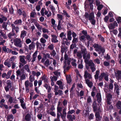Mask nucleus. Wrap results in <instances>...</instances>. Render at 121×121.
I'll list each match as a JSON object with an SVG mask.
<instances>
[{
    "mask_svg": "<svg viewBox=\"0 0 121 121\" xmlns=\"http://www.w3.org/2000/svg\"><path fill=\"white\" fill-rule=\"evenodd\" d=\"M84 16L85 19L87 20L88 19L92 25H95L96 21L95 19L94 13L93 12L91 13L90 14L87 12H86Z\"/></svg>",
    "mask_w": 121,
    "mask_h": 121,
    "instance_id": "f257e3e1",
    "label": "nucleus"
},
{
    "mask_svg": "<svg viewBox=\"0 0 121 121\" xmlns=\"http://www.w3.org/2000/svg\"><path fill=\"white\" fill-rule=\"evenodd\" d=\"M92 106L93 108V111L95 112V114L98 113L100 114L102 112L101 109L99 107L98 108V106L95 101L93 102Z\"/></svg>",
    "mask_w": 121,
    "mask_h": 121,
    "instance_id": "f03ea898",
    "label": "nucleus"
},
{
    "mask_svg": "<svg viewBox=\"0 0 121 121\" xmlns=\"http://www.w3.org/2000/svg\"><path fill=\"white\" fill-rule=\"evenodd\" d=\"M81 53L82 54L83 59L85 60L87 58V56H89L90 57V53H87V51L86 48L85 47H82L81 48Z\"/></svg>",
    "mask_w": 121,
    "mask_h": 121,
    "instance_id": "7ed1b4c3",
    "label": "nucleus"
},
{
    "mask_svg": "<svg viewBox=\"0 0 121 121\" xmlns=\"http://www.w3.org/2000/svg\"><path fill=\"white\" fill-rule=\"evenodd\" d=\"M13 41L14 44L16 47L21 48L22 46V43L20 39L16 38Z\"/></svg>",
    "mask_w": 121,
    "mask_h": 121,
    "instance_id": "20e7f679",
    "label": "nucleus"
},
{
    "mask_svg": "<svg viewBox=\"0 0 121 121\" xmlns=\"http://www.w3.org/2000/svg\"><path fill=\"white\" fill-rule=\"evenodd\" d=\"M41 42L42 43V44L38 43V48L40 49L41 50L45 46L44 44L46 41V40L43 38H42L40 39Z\"/></svg>",
    "mask_w": 121,
    "mask_h": 121,
    "instance_id": "39448f33",
    "label": "nucleus"
},
{
    "mask_svg": "<svg viewBox=\"0 0 121 121\" xmlns=\"http://www.w3.org/2000/svg\"><path fill=\"white\" fill-rule=\"evenodd\" d=\"M87 58L84 60V61L85 63L88 64L89 66H90V67L93 66H95L92 60L89 61V60L90 58L89 56H87Z\"/></svg>",
    "mask_w": 121,
    "mask_h": 121,
    "instance_id": "423d86ee",
    "label": "nucleus"
},
{
    "mask_svg": "<svg viewBox=\"0 0 121 121\" xmlns=\"http://www.w3.org/2000/svg\"><path fill=\"white\" fill-rule=\"evenodd\" d=\"M107 98V103L108 105H110L112 103L111 100L112 98V95L110 93H108L106 96Z\"/></svg>",
    "mask_w": 121,
    "mask_h": 121,
    "instance_id": "0eeeda50",
    "label": "nucleus"
},
{
    "mask_svg": "<svg viewBox=\"0 0 121 121\" xmlns=\"http://www.w3.org/2000/svg\"><path fill=\"white\" fill-rule=\"evenodd\" d=\"M115 75L118 81H121V70H117L114 72Z\"/></svg>",
    "mask_w": 121,
    "mask_h": 121,
    "instance_id": "6e6552de",
    "label": "nucleus"
},
{
    "mask_svg": "<svg viewBox=\"0 0 121 121\" xmlns=\"http://www.w3.org/2000/svg\"><path fill=\"white\" fill-rule=\"evenodd\" d=\"M11 82L9 80H7L6 82V85L4 87L5 90L6 92L8 91L10 88H11L12 86Z\"/></svg>",
    "mask_w": 121,
    "mask_h": 121,
    "instance_id": "1a4fd4ad",
    "label": "nucleus"
},
{
    "mask_svg": "<svg viewBox=\"0 0 121 121\" xmlns=\"http://www.w3.org/2000/svg\"><path fill=\"white\" fill-rule=\"evenodd\" d=\"M117 26L118 24L117 22L115 21L113 23H110L108 27L110 30H113L115 28V26Z\"/></svg>",
    "mask_w": 121,
    "mask_h": 121,
    "instance_id": "9d476101",
    "label": "nucleus"
},
{
    "mask_svg": "<svg viewBox=\"0 0 121 121\" xmlns=\"http://www.w3.org/2000/svg\"><path fill=\"white\" fill-rule=\"evenodd\" d=\"M114 91H116V93L117 95H119L120 93L119 91L120 90L119 88L120 87H119V86L117 85V83L116 82L115 83V84H114Z\"/></svg>",
    "mask_w": 121,
    "mask_h": 121,
    "instance_id": "9b49d317",
    "label": "nucleus"
},
{
    "mask_svg": "<svg viewBox=\"0 0 121 121\" xmlns=\"http://www.w3.org/2000/svg\"><path fill=\"white\" fill-rule=\"evenodd\" d=\"M67 117L69 121H73V120H75L76 119V117L74 115H67Z\"/></svg>",
    "mask_w": 121,
    "mask_h": 121,
    "instance_id": "f8f14e48",
    "label": "nucleus"
},
{
    "mask_svg": "<svg viewBox=\"0 0 121 121\" xmlns=\"http://www.w3.org/2000/svg\"><path fill=\"white\" fill-rule=\"evenodd\" d=\"M11 26L12 30L13 31H14V30H15L16 33L19 32V28L18 26H15L14 24H12L11 25Z\"/></svg>",
    "mask_w": 121,
    "mask_h": 121,
    "instance_id": "ddd939ff",
    "label": "nucleus"
},
{
    "mask_svg": "<svg viewBox=\"0 0 121 121\" xmlns=\"http://www.w3.org/2000/svg\"><path fill=\"white\" fill-rule=\"evenodd\" d=\"M84 77L85 79H86L87 78H88L89 79H91L92 78L91 74L88 73L86 70L85 71Z\"/></svg>",
    "mask_w": 121,
    "mask_h": 121,
    "instance_id": "4468645a",
    "label": "nucleus"
},
{
    "mask_svg": "<svg viewBox=\"0 0 121 121\" xmlns=\"http://www.w3.org/2000/svg\"><path fill=\"white\" fill-rule=\"evenodd\" d=\"M95 120L94 121H101L102 117L100 116V114L98 113L95 114Z\"/></svg>",
    "mask_w": 121,
    "mask_h": 121,
    "instance_id": "2eb2a0df",
    "label": "nucleus"
},
{
    "mask_svg": "<svg viewBox=\"0 0 121 121\" xmlns=\"http://www.w3.org/2000/svg\"><path fill=\"white\" fill-rule=\"evenodd\" d=\"M25 87H28L29 86L30 87H31L33 85L32 83L30 82L28 80H27L25 82Z\"/></svg>",
    "mask_w": 121,
    "mask_h": 121,
    "instance_id": "dca6fc26",
    "label": "nucleus"
},
{
    "mask_svg": "<svg viewBox=\"0 0 121 121\" xmlns=\"http://www.w3.org/2000/svg\"><path fill=\"white\" fill-rule=\"evenodd\" d=\"M19 57L20 58V61L22 63L24 64H26L27 63V61L25 59V56H20Z\"/></svg>",
    "mask_w": 121,
    "mask_h": 121,
    "instance_id": "f3484780",
    "label": "nucleus"
},
{
    "mask_svg": "<svg viewBox=\"0 0 121 121\" xmlns=\"http://www.w3.org/2000/svg\"><path fill=\"white\" fill-rule=\"evenodd\" d=\"M85 81L86 83L87 84L89 87L90 88L92 87L93 84L92 82L90 81V80L88 79H86Z\"/></svg>",
    "mask_w": 121,
    "mask_h": 121,
    "instance_id": "a211bd4d",
    "label": "nucleus"
},
{
    "mask_svg": "<svg viewBox=\"0 0 121 121\" xmlns=\"http://www.w3.org/2000/svg\"><path fill=\"white\" fill-rule=\"evenodd\" d=\"M62 110V108L61 107H57V116L60 117L61 114V112Z\"/></svg>",
    "mask_w": 121,
    "mask_h": 121,
    "instance_id": "6ab92c4d",
    "label": "nucleus"
},
{
    "mask_svg": "<svg viewBox=\"0 0 121 121\" xmlns=\"http://www.w3.org/2000/svg\"><path fill=\"white\" fill-rule=\"evenodd\" d=\"M27 32L24 30H22L21 32L20 38L23 39L26 35Z\"/></svg>",
    "mask_w": 121,
    "mask_h": 121,
    "instance_id": "aec40b11",
    "label": "nucleus"
},
{
    "mask_svg": "<svg viewBox=\"0 0 121 121\" xmlns=\"http://www.w3.org/2000/svg\"><path fill=\"white\" fill-rule=\"evenodd\" d=\"M32 118L31 115L30 114L28 113L25 116V120L27 121H31Z\"/></svg>",
    "mask_w": 121,
    "mask_h": 121,
    "instance_id": "412c9836",
    "label": "nucleus"
},
{
    "mask_svg": "<svg viewBox=\"0 0 121 121\" xmlns=\"http://www.w3.org/2000/svg\"><path fill=\"white\" fill-rule=\"evenodd\" d=\"M23 73V72L22 69H18L16 71L17 76H20Z\"/></svg>",
    "mask_w": 121,
    "mask_h": 121,
    "instance_id": "4be33fe9",
    "label": "nucleus"
},
{
    "mask_svg": "<svg viewBox=\"0 0 121 121\" xmlns=\"http://www.w3.org/2000/svg\"><path fill=\"white\" fill-rule=\"evenodd\" d=\"M100 73V70H96L95 72V74L94 75V78L96 80H98L99 77V75Z\"/></svg>",
    "mask_w": 121,
    "mask_h": 121,
    "instance_id": "5701e85b",
    "label": "nucleus"
},
{
    "mask_svg": "<svg viewBox=\"0 0 121 121\" xmlns=\"http://www.w3.org/2000/svg\"><path fill=\"white\" fill-rule=\"evenodd\" d=\"M105 75V73L104 72H102L101 73L100 75H99V82L101 81L103 78V77Z\"/></svg>",
    "mask_w": 121,
    "mask_h": 121,
    "instance_id": "b1692460",
    "label": "nucleus"
},
{
    "mask_svg": "<svg viewBox=\"0 0 121 121\" xmlns=\"http://www.w3.org/2000/svg\"><path fill=\"white\" fill-rule=\"evenodd\" d=\"M37 52L36 51L33 55V58L32 60H31V62L32 63L33 62L35 61L36 60V58L37 57Z\"/></svg>",
    "mask_w": 121,
    "mask_h": 121,
    "instance_id": "393cba45",
    "label": "nucleus"
},
{
    "mask_svg": "<svg viewBox=\"0 0 121 121\" xmlns=\"http://www.w3.org/2000/svg\"><path fill=\"white\" fill-rule=\"evenodd\" d=\"M117 108V109H121V101H118L116 103V105Z\"/></svg>",
    "mask_w": 121,
    "mask_h": 121,
    "instance_id": "a878e982",
    "label": "nucleus"
},
{
    "mask_svg": "<svg viewBox=\"0 0 121 121\" xmlns=\"http://www.w3.org/2000/svg\"><path fill=\"white\" fill-rule=\"evenodd\" d=\"M99 51H100L103 54L105 52V49L104 48L102 47V46L101 45L97 50L99 52Z\"/></svg>",
    "mask_w": 121,
    "mask_h": 121,
    "instance_id": "bb28decb",
    "label": "nucleus"
},
{
    "mask_svg": "<svg viewBox=\"0 0 121 121\" xmlns=\"http://www.w3.org/2000/svg\"><path fill=\"white\" fill-rule=\"evenodd\" d=\"M22 23V20L21 19L16 20L13 22L14 24L20 25Z\"/></svg>",
    "mask_w": 121,
    "mask_h": 121,
    "instance_id": "cd10ccee",
    "label": "nucleus"
},
{
    "mask_svg": "<svg viewBox=\"0 0 121 121\" xmlns=\"http://www.w3.org/2000/svg\"><path fill=\"white\" fill-rule=\"evenodd\" d=\"M15 34L14 32V31H13L12 30V31L11 32L9 33L8 35V37L10 39H11L12 38V37L15 36Z\"/></svg>",
    "mask_w": 121,
    "mask_h": 121,
    "instance_id": "c85d7f7f",
    "label": "nucleus"
},
{
    "mask_svg": "<svg viewBox=\"0 0 121 121\" xmlns=\"http://www.w3.org/2000/svg\"><path fill=\"white\" fill-rule=\"evenodd\" d=\"M35 43L32 42L29 46V48L30 50L33 49L35 47Z\"/></svg>",
    "mask_w": 121,
    "mask_h": 121,
    "instance_id": "c756f323",
    "label": "nucleus"
},
{
    "mask_svg": "<svg viewBox=\"0 0 121 121\" xmlns=\"http://www.w3.org/2000/svg\"><path fill=\"white\" fill-rule=\"evenodd\" d=\"M2 48L3 51L4 52L7 53H10V49H9L8 48H7L6 46H3Z\"/></svg>",
    "mask_w": 121,
    "mask_h": 121,
    "instance_id": "7c9ffc66",
    "label": "nucleus"
},
{
    "mask_svg": "<svg viewBox=\"0 0 121 121\" xmlns=\"http://www.w3.org/2000/svg\"><path fill=\"white\" fill-rule=\"evenodd\" d=\"M66 78L67 83H69L71 82V78L70 75L66 76Z\"/></svg>",
    "mask_w": 121,
    "mask_h": 121,
    "instance_id": "2f4dec72",
    "label": "nucleus"
},
{
    "mask_svg": "<svg viewBox=\"0 0 121 121\" xmlns=\"http://www.w3.org/2000/svg\"><path fill=\"white\" fill-rule=\"evenodd\" d=\"M63 40H65L66 41H64L65 43H62V45H63L64 46H65V44L67 45H69L70 44V43L67 41V39L66 38H63Z\"/></svg>",
    "mask_w": 121,
    "mask_h": 121,
    "instance_id": "473e14b6",
    "label": "nucleus"
},
{
    "mask_svg": "<svg viewBox=\"0 0 121 121\" xmlns=\"http://www.w3.org/2000/svg\"><path fill=\"white\" fill-rule=\"evenodd\" d=\"M89 2V5L90 7V8L91 9H93V5L92 4L94 2L93 0H87Z\"/></svg>",
    "mask_w": 121,
    "mask_h": 121,
    "instance_id": "72a5a7b5",
    "label": "nucleus"
},
{
    "mask_svg": "<svg viewBox=\"0 0 121 121\" xmlns=\"http://www.w3.org/2000/svg\"><path fill=\"white\" fill-rule=\"evenodd\" d=\"M55 88L54 89V92H55V95H57L58 94V92L57 91H58V86L56 85L54 86Z\"/></svg>",
    "mask_w": 121,
    "mask_h": 121,
    "instance_id": "f704fd0d",
    "label": "nucleus"
},
{
    "mask_svg": "<svg viewBox=\"0 0 121 121\" xmlns=\"http://www.w3.org/2000/svg\"><path fill=\"white\" fill-rule=\"evenodd\" d=\"M24 69L28 72L30 73V71L29 69V66L27 65H25L24 66Z\"/></svg>",
    "mask_w": 121,
    "mask_h": 121,
    "instance_id": "c9c22d12",
    "label": "nucleus"
},
{
    "mask_svg": "<svg viewBox=\"0 0 121 121\" xmlns=\"http://www.w3.org/2000/svg\"><path fill=\"white\" fill-rule=\"evenodd\" d=\"M113 106L112 104L108 105L107 104L106 108L108 110H111L113 108Z\"/></svg>",
    "mask_w": 121,
    "mask_h": 121,
    "instance_id": "e433bc0d",
    "label": "nucleus"
},
{
    "mask_svg": "<svg viewBox=\"0 0 121 121\" xmlns=\"http://www.w3.org/2000/svg\"><path fill=\"white\" fill-rule=\"evenodd\" d=\"M57 17L58 20V21L61 22V21L63 20V16L62 15L58 14H57Z\"/></svg>",
    "mask_w": 121,
    "mask_h": 121,
    "instance_id": "4c0bfd02",
    "label": "nucleus"
},
{
    "mask_svg": "<svg viewBox=\"0 0 121 121\" xmlns=\"http://www.w3.org/2000/svg\"><path fill=\"white\" fill-rule=\"evenodd\" d=\"M61 22L58 21V26L57 27V29L58 30H61L62 29Z\"/></svg>",
    "mask_w": 121,
    "mask_h": 121,
    "instance_id": "58836bf2",
    "label": "nucleus"
},
{
    "mask_svg": "<svg viewBox=\"0 0 121 121\" xmlns=\"http://www.w3.org/2000/svg\"><path fill=\"white\" fill-rule=\"evenodd\" d=\"M48 93V99H50L52 97L51 93V89L50 87L49 88L48 91H47Z\"/></svg>",
    "mask_w": 121,
    "mask_h": 121,
    "instance_id": "ea45409f",
    "label": "nucleus"
},
{
    "mask_svg": "<svg viewBox=\"0 0 121 121\" xmlns=\"http://www.w3.org/2000/svg\"><path fill=\"white\" fill-rule=\"evenodd\" d=\"M16 58V56H12L9 60V62H14V61Z\"/></svg>",
    "mask_w": 121,
    "mask_h": 121,
    "instance_id": "a19ab883",
    "label": "nucleus"
},
{
    "mask_svg": "<svg viewBox=\"0 0 121 121\" xmlns=\"http://www.w3.org/2000/svg\"><path fill=\"white\" fill-rule=\"evenodd\" d=\"M7 23L6 22H4L3 23L2 25V27L5 30L7 29Z\"/></svg>",
    "mask_w": 121,
    "mask_h": 121,
    "instance_id": "79ce46f5",
    "label": "nucleus"
},
{
    "mask_svg": "<svg viewBox=\"0 0 121 121\" xmlns=\"http://www.w3.org/2000/svg\"><path fill=\"white\" fill-rule=\"evenodd\" d=\"M44 86L46 88V89L48 91L49 89V88L50 87L51 89V87L50 86H49L48 83H45V84H44Z\"/></svg>",
    "mask_w": 121,
    "mask_h": 121,
    "instance_id": "37998d69",
    "label": "nucleus"
},
{
    "mask_svg": "<svg viewBox=\"0 0 121 121\" xmlns=\"http://www.w3.org/2000/svg\"><path fill=\"white\" fill-rule=\"evenodd\" d=\"M98 37L100 40L103 42H104V38L101 35H97Z\"/></svg>",
    "mask_w": 121,
    "mask_h": 121,
    "instance_id": "c03bdc74",
    "label": "nucleus"
},
{
    "mask_svg": "<svg viewBox=\"0 0 121 121\" xmlns=\"http://www.w3.org/2000/svg\"><path fill=\"white\" fill-rule=\"evenodd\" d=\"M79 39L80 41L82 42L85 41L84 39L86 38L85 36L84 35H82L79 37Z\"/></svg>",
    "mask_w": 121,
    "mask_h": 121,
    "instance_id": "a18cd8bd",
    "label": "nucleus"
},
{
    "mask_svg": "<svg viewBox=\"0 0 121 121\" xmlns=\"http://www.w3.org/2000/svg\"><path fill=\"white\" fill-rule=\"evenodd\" d=\"M26 59L28 61V62L30 61L32 59L30 56V55L28 54L26 56Z\"/></svg>",
    "mask_w": 121,
    "mask_h": 121,
    "instance_id": "49530a36",
    "label": "nucleus"
},
{
    "mask_svg": "<svg viewBox=\"0 0 121 121\" xmlns=\"http://www.w3.org/2000/svg\"><path fill=\"white\" fill-rule=\"evenodd\" d=\"M44 65H46V67H48L50 65L49 60L48 59L45 62Z\"/></svg>",
    "mask_w": 121,
    "mask_h": 121,
    "instance_id": "de8ad7c7",
    "label": "nucleus"
},
{
    "mask_svg": "<svg viewBox=\"0 0 121 121\" xmlns=\"http://www.w3.org/2000/svg\"><path fill=\"white\" fill-rule=\"evenodd\" d=\"M49 7L52 13H54L55 12V8L53 6L51 5H50Z\"/></svg>",
    "mask_w": 121,
    "mask_h": 121,
    "instance_id": "09e8293b",
    "label": "nucleus"
},
{
    "mask_svg": "<svg viewBox=\"0 0 121 121\" xmlns=\"http://www.w3.org/2000/svg\"><path fill=\"white\" fill-rule=\"evenodd\" d=\"M43 56H44L46 59H47V57L48 58L50 59H52V58L50 57L49 54L48 53H47L46 54H43Z\"/></svg>",
    "mask_w": 121,
    "mask_h": 121,
    "instance_id": "8fccbe9b",
    "label": "nucleus"
},
{
    "mask_svg": "<svg viewBox=\"0 0 121 121\" xmlns=\"http://www.w3.org/2000/svg\"><path fill=\"white\" fill-rule=\"evenodd\" d=\"M36 14L35 12H32L30 13V17H31L34 18L36 17Z\"/></svg>",
    "mask_w": 121,
    "mask_h": 121,
    "instance_id": "3c124183",
    "label": "nucleus"
},
{
    "mask_svg": "<svg viewBox=\"0 0 121 121\" xmlns=\"http://www.w3.org/2000/svg\"><path fill=\"white\" fill-rule=\"evenodd\" d=\"M48 112L49 114H50L52 116L54 117H55L56 116V114L54 112L52 111L51 112H49V110H48Z\"/></svg>",
    "mask_w": 121,
    "mask_h": 121,
    "instance_id": "603ef678",
    "label": "nucleus"
},
{
    "mask_svg": "<svg viewBox=\"0 0 121 121\" xmlns=\"http://www.w3.org/2000/svg\"><path fill=\"white\" fill-rule=\"evenodd\" d=\"M76 47V44L73 43L70 45V50L72 49H73L74 48Z\"/></svg>",
    "mask_w": 121,
    "mask_h": 121,
    "instance_id": "864d4df0",
    "label": "nucleus"
},
{
    "mask_svg": "<svg viewBox=\"0 0 121 121\" xmlns=\"http://www.w3.org/2000/svg\"><path fill=\"white\" fill-rule=\"evenodd\" d=\"M77 56L78 57V58L79 59L82 58V57L81 53V52H77Z\"/></svg>",
    "mask_w": 121,
    "mask_h": 121,
    "instance_id": "5fc2aeb1",
    "label": "nucleus"
},
{
    "mask_svg": "<svg viewBox=\"0 0 121 121\" xmlns=\"http://www.w3.org/2000/svg\"><path fill=\"white\" fill-rule=\"evenodd\" d=\"M11 73V70H9L7 74V79H8L10 78Z\"/></svg>",
    "mask_w": 121,
    "mask_h": 121,
    "instance_id": "6e6d98bb",
    "label": "nucleus"
},
{
    "mask_svg": "<svg viewBox=\"0 0 121 121\" xmlns=\"http://www.w3.org/2000/svg\"><path fill=\"white\" fill-rule=\"evenodd\" d=\"M94 117V116L93 113H91L90 114V115L89 116V119L90 120H93V119Z\"/></svg>",
    "mask_w": 121,
    "mask_h": 121,
    "instance_id": "4d7b16f0",
    "label": "nucleus"
},
{
    "mask_svg": "<svg viewBox=\"0 0 121 121\" xmlns=\"http://www.w3.org/2000/svg\"><path fill=\"white\" fill-rule=\"evenodd\" d=\"M63 14L65 15L67 17H68L69 18L70 17V16L67 13V12L65 10H63Z\"/></svg>",
    "mask_w": 121,
    "mask_h": 121,
    "instance_id": "13d9d810",
    "label": "nucleus"
},
{
    "mask_svg": "<svg viewBox=\"0 0 121 121\" xmlns=\"http://www.w3.org/2000/svg\"><path fill=\"white\" fill-rule=\"evenodd\" d=\"M61 52L62 53H63L65 51V46H61Z\"/></svg>",
    "mask_w": 121,
    "mask_h": 121,
    "instance_id": "bf43d9fd",
    "label": "nucleus"
},
{
    "mask_svg": "<svg viewBox=\"0 0 121 121\" xmlns=\"http://www.w3.org/2000/svg\"><path fill=\"white\" fill-rule=\"evenodd\" d=\"M10 53H11L12 54V55H16L18 54V53L17 52L14 51H12V50L10 49Z\"/></svg>",
    "mask_w": 121,
    "mask_h": 121,
    "instance_id": "052dcab7",
    "label": "nucleus"
},
{
    "mask_svg": "<svg viewBox=\"0 0 121 121\" xmlns=\"http://www.w3.org/2000/svg\"><path fill=\"white\" fill-rule=\"evenodd\" d=\"M20 80H22L25 79L26 78V76L23 73L20 76Z\"/></svg>",
    "mask_w": 121,
    "mask_h": 121,
    "instance_id": "680f3d73",
    "label": "nucleus"
},
{
    "mask_svg": "<svg viewBox=\"0 0 121 121\" xmlns=\"http://www.w3.org/2000/svg\"><path fill=\"white\" fill-rule=\"evenodd\" d=\"M116 20L117 22V23L119 24L120 23L121 24V17H117L116 18Z\"/></svg>",
    "mask_w": 121,
    "mask_h": 121,
    "instance_id": "e2e57ef3",
    "label": "nucleus"
},
{
    "mask_svg": "<svg viewBox=\"0 0 121 121\" xmlns=\"http://www.w3.org/2000/svg\"><path fill=\"white\" fill-rule=\"evenodd\" d=\"M6 61V60L5 61ZM4 64L6 66H7L8 68L11 67V65L9 62L5 61L4 63Z\"/></svg>",
    "mask_w": 121,
    "mask_h": 121,
    "instance_id": "0e129e2a",
    "label": "nucleus"
},
{
    "mask_svg": "<svg viewBox=\"0 0 121 121\" xmlns=\"http://www.w3.org/2000/svg\"><path fill=\"white\" fill-rule=\"evenodd\" d=\"M97 6V9L99 11L103 7V5L102 4H100Z\"/></svg>",
    "mask_w": 121,
    "mask_h": 121,
    "instance_id": "69168bd1",
    "label": "nucleus"
},
{
    "mask_svg": "<svg viewBox=\"0 0 121 121\" xmlns=\"http://www.w3.org/2000/svg\"><path fill=\"white\" fill-rule=\"evenodd\" d=\"M92 101L91 99V97L89 96L87 99V103H88L91 102Z\"/></svg>",
    "mask_w": 121,
    "mask_h": 121,
    "instance_id": "338daca9",
    "label": "nucleus"
},
{
    "mask_svg": "<svg viewBox=\"0 0 121 121\" xmlns=\"http://www.w3.org/2000/svg\"><path fill=\"white\" fill-rule=\"evenodd\" d=\"M22 10L20 9H18L17 11V12L19 15L20 16L22 15Z\"/></svg>",
    "mask_w": 121,
    "mask_h": 121,
    "instance_id": "774afa93",
    "label": "nucleus"
}]
</instances>
